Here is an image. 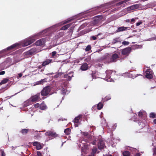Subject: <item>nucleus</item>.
<instances>
[{
  "instance_id": "f257e3e1",
  "label": "nucleus",
  "mask_w": 156,
  "mask_h": 156,
  "mask_svg": "<svg viewBox=\"0 0 156 156\" xmlns=\"http://www.w3.org/2000/svg\"><path fill=\"white\" fill-rule=\"evenodd\" d=\"M51 89L50 86H48L44 87L41 92V95L43 96L48 95Z\"/></svg>"
},
{
  "instance_id": "79ce46f5",
  "label": "nucleus",
  "mask_w": 156,
  "mask_h": 156,
  "mask_svg": "<svg viewBox=\"0 0 156 156\" xmlns=\"http://www.w3.org/2000/svg\"><path fill=\"white\" fill-rule=\"evenodd\" d=\"M68 74L69 75V76H70L71 78V79L72 77L73 76V72H70Z\"/></svg>"
},
{
  "instance_id": "2f4dec72",
  "label": "nucleus",
  "mask_w": 156,
  "mask_h": 156,
  "mask_svg": "<svg viewBox=\"0 0 156 156\" xmlns=\"http://www.w3.org/2000/svg\"><path fill=\"white\" fill-rule=\"evenodd\" d=\"M91 49V46L90 45H87L85 48V51H89Z\"/></svg>"
},
{
  "instance_id": "ea45409f",
  "label": "nucleus",
  "mask_w": 156,
  "mask_h": 156,
  "mask_svg": "<svg viewBox=\"0 0 156 156\" xmlns=\"http://www.w3.org/2000/svg\"><path fill=\"white\" fill-rule=\"evenodd\" d=\"M138 115L140 117H142L143 115V112H139L138 113Z\"/></svg>"
},
{
  "instance_id": "bb28decb",
  "label": "nucleus",
  "mask_w": 156,
  "mask_h": 156,
  "mask_svg": "<svg viewBox=\"0 0 156 156\" xmlns=\"http://www.w3.org/2000/svg\"><path fill=\"white\" fill-rule=\"evenodd\" d=\"M129 0H125L122 1H121L118 3H117L116 5L117 6H119L120 5H122V4H123L124 3H126V2H127Z\"/></svg>"
},
{
  "instance_id": "9d476101",
  "label": "nucleus",
  "mask_w": 156,
  "mask_h": 156,
  "mask_svg": "<svg viewBox=\"0 0 156 156\" xmlns=\"http://www.w3.org/2000/svg\"><path fill=\"white\" fill-rule=\"evenodd\" d=\"M33 145L34 146L36 147L37 150H40L42 148L41 143L39 142H34L33 143Z\"/></svg>"
},
{
  "instance_id": "6e6552de",
  "label": "nucleus",
  "mask_w": 156,
  "mask_h": 156,
  "mask_svg": "<svg viewBox=\"0 0 156 156\" xmlns=\"http://www.w3.org/2000/svg\"><path fill=\"white\" fill-rule=\"evenodd\" d=\"M139 6L138 4H135L127 7V10L128 11L138 9Z\"/></svg>"
},
{
  "instance_id": "dca6fc26",
  "label": "nucleus",
  "mask_w": 156,
  "mask_h": 156,
  "mask_svg": "<svg viewBox=\"0 0 156 156\" xmlns=\"http://www.w3.org/2000/svg\"><path fill=\"white\" fill-rule=\"evenodd\" d=\"M128 28V27H118L117 29V31L118 32H120L121 31H124V30H126Z\"/></svg>"
},
{
  "instance_id": "20e7f679",
  "label": "nucleus",
  "mask_w": 156,
  "mask_h": 156,
  "mask_svg": "<svg viewBox=\"0 0 156 156\" xmlns=\"http://www.w3.org/2000/svg\"><path fill=\"white\" fill-rule=\"evenodd\" d=\"M41 99L40 98V93H37L36 94L32 96L29 100L32 102H35L39 101Z\"/></svg>"
},
{
  "instance_id": "052dcab7",
  "label": "nucleus",
  "mask_w": 156,
  "mask_h": 156,
  "mask_svg": "<svg viewBox=\"0 0 156 156\" xmlns=\"http://www.w3.org/2000/svg\"><path fill=\"white\" fill-rule=\"evenodd\" d=\"M95 142H94L93 144V145H95Z\"/></svg>"
},
{
  "instance_id": "aec40b11",
  "label": "nucleus",
  "mask_w": 156,
  "mask_h": 156,
  "mask_svg": "<svg viewBox=\"0 0 156 156\" xmlns=\"http://www.w3.org/2000/svg\"><path fill=\"white\" fill-rule=\"evenodd\" d=\"M71 25V24L69 23L63 27H62L61 28V30H66Z\"/></svg>"
},
{
  "instance_id": "e433bc0d",
  "label": "nucleus",
  "mask_w": 156,
  "mask_h": 156,
  "mask_svg": "<svg viewBox=\"0 0 156 156\" xmlns=\"http://www.w3.org/2000/svg\"><path fill=\"white\" fill-rule=\"evenodd\" d=\"M34 137L35 139H36L38 137H41V136H40V134H37V135L34 136Z\"/></svg>"
},
{
  "instance_id": "3c124183",
  "label": "nucleus",
  "mask_w": 156,
  "mask_h": 156,
  "mask_svg": "<svg viewBox=\"0 0 156 156\" xmlns=\"http://www.w3.org/2000/svg\"><path fill=\"white\" fill-rule=\"evenodd\" d=\"M153 122L155 124H156V119H155L154 120Z\"/></svg>"
},
{
  "instance_id": "f03ea898",
  "label": "nucleus",
  "mask_w": 156,
  "mask_h": 156,
  "mask_svg": "<svg viewBox=\"0 0 156 156\" xmlns=\"http://www.w3.org/2000/svg\"><path fill=\"white\" fill-rule=\"evenodd\" d=\"M46 136H48L51 139L59 136V135L54 131H48L45 133Z\"/></svg>"
},
{
  "instance_id": "c756f323",
  "label": "nucleus",
  "mask_w": 156,
  "mask_h": 156,
  "mask_svg": "<svg viewBox=\"0 0 156 156\" xmlns=\"http://www.w3.org/2000/svg\"><path fill=\"white\" fill-rule=\"evenodd\" d=\"M28 42V41L27 39L25 40L23 43V46H26L30 45L29 44V43Z\"/></svg>"
},
{
  "instance_id": "c85d7f7f",
  "label": "nucleus",
  "mask_w": 156,
  "mask_h": 156,
  "mask_svg": "<svg viewBox=\"0 0 156 156\" xmlns=\"http://www.w3.org/2000/svg\"><path fill=\"white\" fill-rule=\"evenodd\" d=\"M149 117L151 118H155L156 117V114L154 112H151L150 114Z\"/></svg>"
},
{
  "instance_id": "49530a36",
  "label": "nucleus",
  "mask_w": 156,
  "mask_h": 156,
  "mask_svg": "<svg viewBox=\"0 0 156 156\" xmlns=\"http://www.w3.org/2000/svg\"><path fill=\"white\" fill-rule=\"evenodd\" d=\"M1 156H5V153L4 151H2V155Z\"/></svg>"
},
{
  "instance_id": "37998d69",
  "label": "nucleus",
  "mask_w": 156,
  "mask_h": 156,
  "mask_svg": "<svg viewBox=\"0 0 156 156\" xmlns=\"http://www.w3.org/2000/svg\"><path fill=\"white\" fill-rule=\"evenodd\" d=\"M37 155L38 156H42L41 152L39 151H37Z\"/></svg>"
},
{
  "instance_id": "39448f33",
  "label": "nucleus",
  "mask_w": 156,
  "mask_h": 156,
  "mask_svg": "<svg viewBox=\"0 0 156 156\" xmlns=\"http://www.w3.org/2000/svg\"><path fill=\"white\" fill-rule=\"evenodd\" d=\"M146 77L148 79H152L153 77V72L149 68L147 69L145 71Z\"/></svg>"
},
{
  "instance_id": "a19ab883",
  "label": "nucleus",
  "mask_w": 156,
  "mask_h": 156,
  "mask_svg": "<svg viewBox=\"0 0 156 156\" xmlns=\"http://www.w3.org/2000/svg\"><path fill=\"white\" fill-rule=\"evenodd\" d=\"M57 53V52L56 51H53L52 52V56L54 57L55 55Z\"/></svg>"
},
{
  "instance_id": "4c0bfd02",
  "label": "nucleus",
  "mask_w": 156,
  "mask_h": 156,
  "mask_svg": "<svg viewBox=\"0 0 156 156\" xmlns=\"http://www.w3.org/2000/svg\"><path fill=\"white\" fill-rule=\"evenodd\" d=\"M153 155H156V147L153 148Z\"/></svg>"
},
{
  "instance_id": "72a5a7b5",
  "label": "nucleus",
  "mask_w": 156,
  "mask_h": 156,
  "mask_svg": "<svg viewBox=\"0 0 156 156\" xmlns=\"http://www.w3.org/2000/svg\"><path fill=\"white\" fill-rule=\"evenodd\" d=\"M97 149L95 147H94L92 150V153L94 154L96 153L97 151Z\"/></svg>"
},
{
  "instance_id": "5fc2aeb1",
  "label": "nucleus",
  "mask_w": 156,
  "mask_h": 156,
  "mask_svg": "<svg viewBox=\"0 0 156 156\" xmlns=\"http://www.w3.org/2000/svg\"><path fill=\"white\" fill-rule=\"evenodd\" d=\"M94 75V73H92L91 74V75L92 77H93H93H94V76H93Z\"/></svg>"
},
{
  "instance_id": "9b49d317",
  "label": "nucleus",
  "mask_w": 156,
  "mask_h": 156,
  "mask_svg": "<svg viewBox=\"0 0 156 156\" xmlns=\"http://www.w3.org/2000/svg\"><path fill=\"white\" fill-rule=\"evenodd\" d=\"M44 44V41L43 39L37 41L35 42V44L37 46L43 45Z\"/></svg>"
},
{
  "instance_id": "f8f14e48",
  "label": "nucleus",
  "mask_w": 156,
  "mask_h": 156,
  "mask_svg": "<svg viewBox=\"0 0 156 156\" xmlns=\"http://www.w3.org/2000/svg\"><path fill=\"white\" fill-rule=\"evenodd\" d=\"M88 65L87 63L83 64L81 66L80 69L83 71H86L88 69Z\"/></svg>"
},
{
  "instance_id": "bf43d9fd",
  "label": "nucleus",
  "mask_w": 156,
  "mask_h": 156,
  "mask_svg": "<svg viewBox=\"0 0 156 156\" xmlns=\"http://www.w3.org/2000/svg\"><path fill=\"white\" fill-rule=\"evenodd\" d=\"M78 126V125H77V124L75 125V126Z\"/></svg>"
},
{
  "instance_id": "603ef678",
  "label": "nucleus",
  "mask_w": 156,
  "mask_h": 156,
  "mask_svg": "<svg viewBox=\"0 0 156 156\" xmlns=\"http://www.w3.org/2000/svg\"><path fill=\"white\" fill-rule=\"evenodd\" d=\"M135 20V19L134 18H133L131 20V21L132 22H134Z\"/></svg>"
},
{
  "instance_id": "ddd939ff",
  "label": "nucleus",
  "mask_w": 156,
  "mask_h": 156,
  "mask_svg": "<svg viewBox=\"0 0 156 156\" xmlns=\"http://www.w3.org/2000/svg\"><path fill=\"white\" fill-rule=\"evenodd\" d=\"M52 62H53L52 60L47 59L45 61L43 62L42 65L43 66H45Z\"/></svg>"
},
{
  "instance_id": "c03bdc74",
  "label": "nucleus",
  "mask_w": 156,
  "mask_h": 156,
  "mask_svg": "<svg viewBox=\"0 0 156 156\" xmlns=\"http://www.w3.org/2000/svg\"><path fill=\"white\" fill-rule=\"evenodd\" d=\"M142 22H140L138 23H136V26H139L141 24H142Z\"/></svg>"
},
{
  "instance_id": "de8ad7c7",
  "label": "nucleus",
  "mask_w": 156,
  "mask_h": 156,
  "mask_svg": "<svg viewBox=\"0 0 156 156\" xmlns=\"http://www.w3.org/2000/svg\"><path fill=\"white\" fill-rule=\"evenodd\" d=\"M92 39L94 40H96L97 39L96 37L94 36H92Z\"/></svg>"
},
{
  "instance_id": "393cba45",
  "label": "nucleus",
  "mask_w": 156,
  "mask_h": 156,
  "mask_svg": "<svg viewBox=\"0 0 156 156\" xmlns=\"http://www.w3.org/2000/svg\"><path fill=\"white\" fill-rule=\"evenodd\" d=\"M103 107V104L101 102L99 103L97 105V108L98 109H101Z\"/></svg>"
},
{
  "instance_id": "473e14b6",
  "label": "nucleus",
  "mask_w": 156,
  "mask_h": 156,
  "mask_svg": "<svg viewBox=\"0 0 156 156\" xmlns=\"http://www.w3.org/2000/svg\"><path fill=\"white\" fill-rule=\"evenodd\" d=\"M46 81V79L41 80L38 82V84H41L42 83H44Z\"/></svg>"
},
{
  "instance_id": "6ab92c4d",
  "label": "nucleus",
  "mask_w": 156,
  "mask_h": 156,
  "mask_svg": "<svg viewBox=\"0 0 156 156\" xmlns=\"http://www.w3.org/2000/svg\"><path fill=\"white\" fill-rule=\"evenodd\" d=\"M81 117L82 116L80 115L75 117L73 120L74 122L75 123H78L80 118H81Z\"/></svg>"
},
{
  "instance_id": "864d4df0",
  "label": "nucleus",
  "mask_w": 156,
  "mask_h": 156,
  "mask_svg": "<svg viewBox=\"0 0 156 156\" xmlns=\"http://www.w3.org/2000/svg\"><path fill=\"white\" fill-rule=\"evenodd\" d=\"M114 41L115 43L116 42H117V39H114Z\"/></svg>"
},
{
  "instance_id": "13d9d810",
  "label": "nucleus",
  "mask_w": 156,
  "mask_h": 156,
  "mask_svg": "<svg viewBox=\"0 0 156 156\" xmlns=\"http://www.w3.org/2000/svg\"><path fill=\"white\" fill-rule=\"evenodd\" d=\"M70 21V20H69L68 21H67L66 23H68V22H69Z\"/></svg>"
},
{
  "instance_id": "a211bd4d",
  "label": "nucleus",
  "mask_w": 156,
  "mask_h": 156,
  "mask_svg": "<svg viewBox=\"0 0 156 156\" xmlns=\"http://www.w3.org/2000/svg\"><path fill=\"white\" fill-rule=\"evenodd\" d=\"M112 71L111 70H109L108 71H107L106 72V76L107 78H110L111 77L110 75L112 73Z\"/></svg>"
},
{
  "instance_id": "0eeeda50",
  "label": "nucleus",
  "mask_w": 156,
  "mask_h": 156,
  "mask_svg": "<svg viewBox=\"0 0 156 156\" xmlns=\"http://www.w3.org/2000/svg\"><path fill=\"white\" fill-rule=\"evenodd\" d=\"M119 58L118 55L116 53L113 54L110 59V62H116L118 59Z\"/></svg>"
},
{
  "instance_id": "f704fd0d",
  "label": "nucleus",
  "mask_w": 156,
  "mask_h": 156,
  "mask_svg": "<svg viewBox=\"0 0 156 156\" xmlns=\"http://www.w3.org/2000/svg\"><path fill=\"white\" fill-rule=\"evenodd\" d=\"M122 44L125 45H128L129 44V42L128 41H123L122 42Z\"/></svg>"
},
{
  "instance_id": "a18cd8bd",
  "label": "nucleus",
  "mask_w": 156,
  "mask_h": 156,
  "mask_svg": "<svg viewBox=\"0 0 156 156\" xmlns=\"http://www.w3.org/2000/svg\"><path fill=\"white\" fill-rule=\"evenodd\" d=\"M5 71H2L0 72V75H3L5 74Z\"/></svg>"
},
{
  "instance_id": "4be33fe9",
  "label": "nucleus",
  "mask_w": 156,
  "mask_h": 156,
  "mask_svg": "<svg viewBox=\"0 0 156 156\" xmlns=\"http://www.w3.org/2000/svg\"><path fill=\"white\" fill-rule=\"evenodd\" d=\"M71 132V130L69 128H67L64 130V133L67 135H69Z\"/></svg>"
},
{
  "instance_id": "5701e85b",
  "label": "nucleus",
  "mask_w": 156,
  "mask_h": 156,
  "mask_svg": "<svg viewBox=\"0 0 156 156\" xmlns=\"http://www.w3.org/2000/svg\"><path fill=\"white\" fill-rule=\"evenodd\" d=\"M122 154L123 156H129L130 155V153L129 151H125L122 153Z\"/></svg>"
},
{
  "instance_id": "4d7b16f0",
  "label": "nucleus",
  "mask_w": 156,
  "mask_h": 156,
  "mask_svg": "<svg viewBox=\"0 0 156 156\" xmlns=\"http://www.w3.org/2000/svg\"><path fill=\"white\" fill-rule=\"evenodd\" d=\"M103 156H112L111 155H104Z\"/></svg>"
},
{
  "instance_id": "cd10ccee",
  "label": "nucleus",
  "mask_w": 156,
  "mask_h": 156,
  "mask_svg": "<svg viewBox=\"0 0 156 156\" xmlns=\"http://www.w3.org/2000/svg\"><path fill=\"white\" fill-rule=\"evenodd\" d=\"M64 77L67 79V81H70L71 80L70 76H69V75L66 74L64 75Z\"/></svg>"
},
{
  "instance_id": "c9c22d12",
  "label": "nucleus",
  "mask_w": 156,
  "mask_h": 156,
  "mask_svg": "<svg viewBox=\"0 0 156 156\" xmlns=\"http://www.w3.org/2000/svg\"><path fill=\"white\" fill-rule=\"evenodd\" d=\"M34 107L35 108H38V107H40V104L38 103H36L34 105Z\"/></svg>"
},
{
  "instance_id": "b1692460",
  "label": "nucleus",
  "mask_w": 156,
  "mask_h": 156,
  "mask_svg": "<svg viewBox=\"0 0 156 156\" xmlns=\"http://www.w3.org/2000/svg\"><path fill=\"white\" fill-rule=\"evenodd\" d=\"M111 99V97L110 95H108L106 96L105 98L102 99L103 101L104 102L107 101Z\"/></svg>"
},
{
  "instance_id": "412c9836",
  "label": "nucleus",
  "mask_w": 156,
  "mask_h": 156,
  "mask_svg": "<svg viewBox=\"0 0 156 156\" xmlns=\"http://www.w3.org/2000/svg\"><path fill=\"white\" fill-rule=\"evenodd\" d=\"M29 129H23L21 131V133L23 135L27 134L29 131Z\"/></svg>"
},
{
  "instance_id": "1a4fd4ad",
  "label": "nucleus",
  "mask_w": 156,
  "mask_h": 156,
  "mask_svg": "<svg viewBox=\"0 0 156 156\" xmlns=\"http://www.w3.org/2000/svg\"><path fill=\"white\" fill-rule=\"evenodd\" d=\"M36 51V48H32L30 50L26 52V55H30L34 54Z\"/></svg>"
},
{
  "instance_id": "7ed1b4c3",
  "label": "nucleus",
  "mask_w": 156,
  "mask_h": 156,
  "mask_svg": "<svg viewBox=\"0 0 156 156\" xmlns=\"http://www.w3.org/2000/svg\"><path fill=\"white\" fill-rule=\"evenodd\" d=\"M132 48L128 47L122 50L121 54L126 57L128 56L132 51Z\"/></svg>"
},
{
  "instance_id": "423d86ee",
  "label": "nucleus",
  "mask_w": 156,
  "mask_h": 156,
  "mask_svg": "<svg viewBox=\"0 0 156 156\" xmlns=\"http://www.w3.org/2000/svg\"><path fill=\"white\" fill-rule=\"evenodd\" d=\"M98 146L99 149L104 148L105 147V142L102 139H99Z\"/></svg>"
},
{
  "instance_id": "2eb2a0df",
  "label": "nucleus",
  "mask_w": 156,
  "mask_h": 156,
  "mask_svg": "<svg viewBox=\"0 0 156 156\" xmlns=\"http://www.w3.org/2000/svg\"><path fill=\"white\" fill-rule=\"evenodd\" d=\"M18 44H14L8 47L7 48V50L8 51H10L13 49L15 48L18 46Z\"/></svg>"
},
{
  "instance_id": "7c9ffc66",
  "label": "nucleus",
  "mask_w": 156,
  "mask_h": 156,
  "mask_svg": "<svg viewBox=\"0 0 156 156\" xmlns=\"http://www.w3.org/2000/svg\"><path fill=\"white\" fill-rule=\"evenodd\" d=\"M66 90L64 88H62L61 90V93L62 94H66Z\"/></svg>"
},
{
  "instance_id": "a878e982",
  "label": "nucleus",
  "mask_w": 156,
  "mask_h": 156,
  "mask_svg": "<svg viewBox=\"0 0 156 156\" xmlns=\"http://www.w3.org/2000/svg\"><path fill=\"white\" fill-rule=\"evenodd\" d=\"M29 43V44H30L32 43H34L35 41V40L34 38H29L27 39Z\"/></svg>"
},
{
  "instance_id": "09e8293b",
  "label": "nucleus",
  "mask_w": 156,
  "mask_h": 156,
  "mask_svg": "<svg viewBox=\"0 0 156 156\" xmlns=\"http://www.w3.org/2000/svg\"><path fill=\"white\" fill-rule=\"evenodd\" d=\"M18 77H19V78H20L21 77H22V73H19L18 75Z\"/></svg>"
},
{
  "instance_id": "58836bf2",
  "label": "nucleus",
  "mask_w": 156,
  "mask_h": 156,
  "mask_svg": "<svg viewBox=\"0 0 156 156\" xmlns=\"http://www.w3.org/2000/svg\"><path fill=\"white\" fill-rule=\"evenodd\" d=\"M61 76L60 73H58L54 76V78H57Z\"/></svg>"
},
{
  "instance_id": "4468645a",
  "label": "nucleus",
  "mask_w": 156,
  "mask_h": 156,
  "mask_svg": "<svg viewBox=\"0 0 156 156\" xmlns=\"http://www.w3.org/2000/svg\"><path fill=\"white\" fill-rule=\"evenodd\" d=\"M47 107L46 105L45 104L44 102L40 104V109L42 110H45L47 109Z\"/></svg>"
},
{
  "instance_id": "680f3d73",
  "label": "nucleus",
  "mask_w": 156,
  "mask_h": 156,
  "mask_svg": "<svg viewBox=\"0 0 156 156\" xmlns=\"http://www.w3.org/2000/svg\"><path fill=\"white\" fill-rule=\"evenodd\" d=\"M89 156H92V155H89Z\"/></svg>"
},
{
  "instance_id": "f3484780",
  "label": "nucleus",
  "mask_w": 156,
  "mask_h": 156,
  "mask_svg": "<svg viewBox=\"0 0 156 156\" xmlns=\"http://www.w3.org/2000/svg\"><path fill=\"white\" fill-rule=\"evenodd\" d=\"M9 80L8 78H4L0 83V85H1L7 83L8 82Z\"/></svg>"
},
{
  "instance_id": "6e6d98bb",
  "label": "nucleus",
  "mask_w": 156,
  "mask_h": 156,
  "mask_svg": "<svg viewBox=\"0 0 156 156\" xmlns=\"http://www.w3.org/2000/svg\"><path fill=\"white\" fill-rule=\"evenodd\" d=\"M126 21L127 22H129L130 20H127Z\"/></svg>"
},
{
  "instance_id": "8fccbe9b",
  "label": "nucleus",
  "mask_w": 156,
  "mask_h": 156,
  "mask_svg": "<svg viewBox=\"0 0 156 156\" xmlns=\"http://www.w3.org/2000/svg\"><path fill=\"white\" fill-rule=\"evenodd\" d=\"M135 156H140V154L139 153H137L136 154Z\"/></svg>"
}]
</instances>
